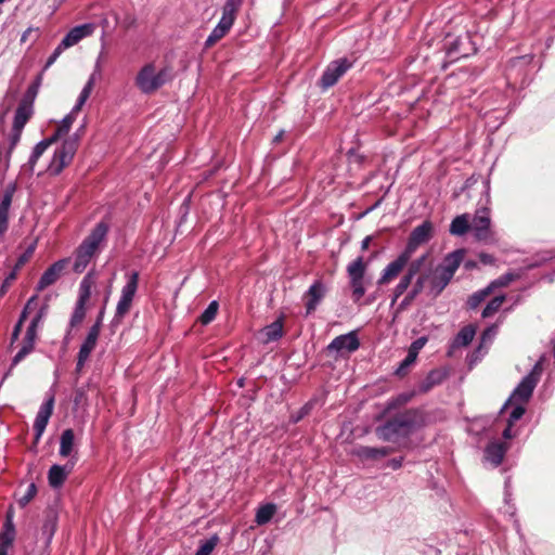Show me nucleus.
Masks as SVG:
<instances>
[{"label": "nucleus", "instance_id": "nucleus-4", "mask_svg": "<svg viewBox=\"0 0 555 555\" xmlns=\"http://www.w3.org/2000/svg\"><path fill=\"white\" fill-rule=\"evenodd\" d=\"M83 129L85 125L72 137L65 139L62 145L55 150L47 169L51 176L60 175L72 163Z\"/></svg>", "mask_w": 555, "mask_h": 555}, {"label": "nucleus", "instance_id": "nucleus-64", "mask_svg": "<svg viewBox=\"0 0 555 555\" xmlns=\"http://www.w3.org/2000/svg\"><path fill=\"white\" fill-rule=\"evenodd\" d=\"M27 259H28L27 254L22 255L17 260L16 268L22 267L27 261Z\"/></svg>", "mask_w": 555, "mask_h": 555}, {"label": "nucleus", "instance_id": "nucleus-22", "mask_svg": "<svg viewBox=\"0 0 555 555\" xmlns=\"http://www.w3.org/2000/svg\"><path fill=\"white\" fill-rule=\"evenodd\" d=\"M509 404H513V409H512L508 420H507V426L503 430L504 439H511L516 436V433L513 431L512 427H513L514 423L519 421L526 412L525 403L509 402Z\"/></svg>", "mask_w": 555, "mask_h": 555}, {"label": "nucleus", "instance_id": "nucleus-34", "mask_svg": "<svg viewBox=\"0 0 555 555\" xmlns=\"http://www.w3.org/2000/svg\"><path fill=\"white\" fill-rule=\"evenodd\" d=\"M231 28L232 27H230L229 25L219 21L218 24L215 26V28L209 34V36L207 37V39L205 41V47L206 48L212 47L217 41L222 39L230 31Z\"/></svg>", "mask_w": 555, "mask_h": 555}, {"label": "nucleus", "instance_id": "nucleus-39", "mask_svg": "<svg viewBox=\"0 0 555 555\" xmlns=\"http://www.w3.org/2000/svg\"><path fill=\"white\" fill-rule=\"evenodd\" d=\"M505 300L504 295H498L494 298H492L487 306L482 310V318H490L494 313H496L500 308L502 307L503 302Z\"/></svg>", "mask_w": 555, "mask_h": 555}, {"label": "nucleus", "instance_id": "nucleus-61", "mask_svg": "<svg viewBox=\"0 0 555 555\" xmlns=\"http://www.w3.org/2000/svg\"><path fill=\"white\" fill-rule=\"evenodd\" d=\"M371 241H372L371 235L365 236L361 242V249L366 250L370 246Z\"/></svg>", "mask_w": 555, "mask_h": 555}, {"label": "nucleus", "instance_id": "nucleus-52", "mask_svg": "<svg viewBox=\"0 0 555 555\" xmlns=\"http://www.w3.org/2000/svg\"><path fill=\"white\" fill-rule=\"evenodd\" d=\"M426 343H427V337H425V336L418 337L411 344L408 352L417 358L418 352L423 349V347L426 345Z\"/></svg>", "mask_w": 555, "mask_h": 555}, {"label": "nucleus", "instance_id": "nucleus-19", "mask_svg": "<svg viewBox=\"0 0 555 555\" xmlns=\"http://www.w3.org/2000/svg\"><path fill=\"white\" fill-rule=\"evenodd\" d=\"M34 114L33 100L23 99L14 113L12 129L23 131L25 125L28 122Z\"/></svg>", "mask_w": 555, "mask_h": 555}, {"label": "nucleus", "instance_id": "nucleus-41", "mask_svg": "<svg viewBox=\"0 0 555 555\" xmlns=\"http://www.w3.org/2000/svg\"><path fill=\"white\" fill-rule=\"evenodd\" d=\"M219 305L216 300H212L207 308L203 311L199 317V322L203 325H207L212 322L218 313Z\"/></svg>", "mask_w": 555, "mask_h": 555}, {"label": "nucleus", "instance_id": "nucleus-26", "mask_svg": "<svg viewBox=\"0 0 555 555\" xmlns=\"http://www.w3.org/2000/svg\"><path fill=\"white\" fill-rule=\"evenodd\" d=\"M470 230V217L468 214L456 216L450 224L449 232L455 236H463Z\"/></svg>", "mask_w": 555, "mask_h": 555}, {"label": "nucleus", "instance_id": "nucleus-15", "mask_svg": "<svg viewBox=\"0 0 555 555\" xmlns=\"http://www.w3.org/2000/svg\"><path fill=\"white\" fill-rule=\"evenodd\" d=\"M412 255L406 253L404 249L402 253L399 254V256L389 262L385 269L383 270V273L380 278L378 279V284H387L399 275V273L403 270V268L408 264L410 261Z\"/></svg>", "mask_w": 555, "mask_h": 555}, {"label": "nucleus", "instance_id": "nucleus-47", "mask_svg": "<svg viewBox=\"0 0 555 555\" xmlns=\"http://www.w3.org/2000/svg\"><path fill=\"white\" fill-rule=\"evenodd\" d=\"M429 274L423 273L417 276L415 283L413 284L411 288L412 297H417L426 287V285L429 286Z\"/></svg>", "mask_w": 555, "mask_h": 555}, {"label": "nucleus", "instance_id": "nucleus-42", "mask_svg": "<svg viewBox=\"0 0 555 555\" xmlns=\"http://www.w3.org/2000/svg\"><path fill=\"white\" fill-rule=\"evenodd\" d=\"M411 283H412V279L410 276H408L406 274H404L400 279L399 283L393 288L392 299H391L392 305L406 292V289L409 288Z\"/></svg>", "mask_w": 555, "mask_h": 555}, {"label": "nucleus", "instance_id": "nucleus-33", "mask_svg": "<svg viewBox=\"0 0 555 555\" xmlns=\"http://www.w3.org/2000/svg\"><path fill=\"white\" fill-rule=\"evenodd\" d=\"M57 526V517L53 511H49L46 515L43 525H42V535L50 542L55 533Z\"/></svg>", "mask_w": 555, "mask_h": 555}, {"label": "nucleus", "instance_id": "nucleus-30", "mask_svg": "<svg viewBox=\"0 0 555 555\" xmlns=\"http://www.w3.org/2000/svg\"><path fill=\"white\" fill-rule=\"evenodd\" d=\"M390 449L388 448H374V447H359L354 454L362 460H375L388 455Z\"/></svg>", "mask_w": 555, "mask_h": 555}, {"label": "nucleus", "instance_id": "nucleus-55", "mask_svg": "<svg viewBox=\"0 0 555 555\" xmlns=\"http://www.w3.org/2000/svg\"><path fill=\"white\" fill-rule=\"evenodd\" d=\"M44 310L40 309L37 314L33 318V320L29 323V327L38 330L42 323V320L44 318Z\"/></svg>", "mask_w": 555, "mask_h": 555}, {"label": "nucleus", "instance_id": "nucleus-44", "mask_svg": "<svg viewBox=\"0 0 555 555\" xmlns=\"http://www.w3.org/2000/svg\"><path fill=\"white\" fill-rule=\"evenodd\" d=\"M35 341L23 339V345L12 360V365H16L24 360L35 348Z\"/></svg>", "mask_w": 555, "mask_h": 555}, {"label": "nucleus", "instance_id": "nucleus-13", "mask_svg": "<svg viewBox=\"0 0 555 555\" xmlns=\"http://www.w3.org/2000/svg\"><path fill=\"white\" fill-rule=\"evenodd\" d=\"M433 235V224L430 221H424L411 232L404 250L413 255L422 244L428 242Z\"/></svg>", "mask_w": 555, "mask_h": 555}, {"label": "nucleus", "instance_id": "nucleus-9", "mask_svg": "<svg viewBox=\"0 0 555 555\" xmlns=\"http://www.w3.org/2000/svg\"><path fill=\"white\" fill-rule=\"evenodd\" d=\"M470 231L477 241L489 242L493 238L490 210L488 208H481L476 211L473 219H470Z\"/></svg>", "mask_w": 555, "mask_h": 555}, {"label": "nucleus", "instance_id": "nucleus-54", "mask_svg": "<svg viewBox=\"0 0 555 555\" xmlns=\"http://www.w3.org/2000/svg\"><path fill=\"white\" fill-rule=\"evenodd\" d=\"M66 49L67 48H63L62 42H60L59 46L54 49L53 53L47 60L46 67L51 66Z\"/></svg>", "mask_w": 555, "mask_h": 555}, {"label": "nucleus", "instance_id": "nucleus-63", "mask_svg": "<svg viewBox=\"0 0 555 555\" xmlns=\"http://www.w3.org/2000/svg\"><path fill=\"white\" fill-rule=\"evenodd\" d=\"M480 260L483 262V263H491L492 262V257L488 254H480L479 256Z\"/></svg>", "mask_w": 555, "mask_h": 555}, {"label": "nucleus", "instance_id": "nucleus-27", "mask_svg": "<svg viewBox=\"0 0 555 555\" xmlns=\"http://www.w3.org/2000/svg\"><path fill=\"white\" fill-rule=\"evenodd\" d=\"M446 378V373L439 370L430 371L425 379L418 386L420 393H426L431 390L435 386L440 385Z\"/></svg>", "mask_w": 555, "mask_h": 555}, {"label": "nucleus", "instance_id": "nucleus-51", "mask_svg": "<svg viewBox=\"0 0 555 555\" xmlns=\"http://www.w3.org/2000/svg\"><path fill=\"white\" fill-rule=\"evenodd\" d=\"M416 361V357H414L413 354L409 353L406 354V357L401 361V363L399 364V366L397 367L396 370V374L397 375H403L405 373V371Z\"/></svg>", "mask_w": 555, "mask_h": 555}, {"label": "nucleus", "instance_id": "nucleus-8", "mask_svg": "<svg viewBox=\"0 0 555 555\" xmlns=\"http://www.w3.org/2000/svg\"><path fill=\"white\" fill-rule=\"evenodd\" d=\"M541 372L542 367L541 364L538 362L514 389L513 393L503 405L501 412L509 404V402L526 403L532 396V392L540 379Z\"/></svg>", "mask_w": 555, "mask_h": 555}, {"label": "nucleus", "instance_id": "nucleus-31", "mask_svg": "<svg viewBox=\"0 0 555 555\" xmlns=\"http://www.w3.org/2000/svg\"><path fill=\"white\" fill-rule=\"evenodd\" d=\"M74 440H75V434L74 430L68 428L65 429L60 438V450L59 454L62 457H67L72 454L74 450Z\"/></svg>", "mask_w": 555, "mask_h": 555}, {"label": "nucleus", "instance_id": "nucleus-49", "mask_svg": "<svg viewBox=\"0 0 555 555\" xmlns=\"http://www.w3.org/2000/svg\"><path fill=\"white\" fill-rule=\"evenodd\" d=\"M22 132L23 131H17L15 129H11L9 137H8V141H9V146H8V151H7L8 158L11 157V154L13 153L14 149L17 146V144L21 140V137H22Z\"/></svg>", "mask_w": 555, "mask_h": 555}, {"label": "nucleus", "instance_id": "nucleus-46", "mask_svg": "<svg viewBox=\"0 0 555 555\" xmlns=\"http://www.w3.org/2000/svg\"><path fill=\"white\" fill-rule=\"evenodd\" d=\"M491 294V287H485L474 293L468 299V306L470 309L477 308L489 295Z\"/></svg>", "mask_w": 555, "mask_h": 555}, {"label": "nucleus", "instance_id": "nucleus-5", "mask_svg": "<svg viewBox=\"0 0 555 555\" xmlns=\"http://www.w3.org/2000/svg\"><path fill=\"white\" fill-rule=\"evenodd\" d=\"M100 60H101V55L99 56V59L96 61L95 73H93L89 77L87 83L82 88V90H81V92H80V94H79V96L77 99L76 104L74 105L72 111L61 120L57 129L50 137V138H55V141L59 138H61L62 135L66 134L69 131L73 122L75 121V119L77 117V114L81 111L82 106L85 105V103L89 99V96H90V94H91V92L93 90L94 83H95V75L100 70Z\"/></svg>", "mask_w": 555, "mask_h": 555}, {"label": "nucleus", "instance_id": "nucleus-60", "mask_svg": "<svg viewBox=\"0 0 555 555\" xmlns=\"http://www.w3.org/2000/svg\"><path fill=\"white\" fill-rule=\"evenodd\" d=\"M403 457L391 459L388 462V466L392 469H399L402 466Z\"/></svg>", "mask_w": 555, "mask_h": 555}, {"label": "nucleus", "instance_id": "nucleus-59", "mask_svg": "<svg viewBox=\"0 0 555 555\" xmlns=\"http://www.w3.org/2000/svg\"><path fill=\"white\" fill-rule=\"evenodd\" d=\"M23 323H24V321H21L18 319V321L15 324L13 332H12V341H15L18 338L21 331H22Z\"/></svg>", "mask_w": 555, "mask_h": 555}, {"label": "nucleus", "instance_id": "nucleus-45", "mask_svg": "<svg viewBox=\"0 0 555 555\" xmlns=\"http://www.w3.org/2000/svg\"><path fill=\"white\" fill-rule=\"evenodd\" d=\"M218 541L219 538L217 535H212L209 539L201 542L195 555H210L217 546Z\"/></svg>", "mask_w": 555, "mask_h": 555}, {"label": "nucleus", "instance_id": "nucleus-37", "mask_svg": "<svg viewBox=\"0 0 555 555\" xmlns=\"http://www.w3.org/2000/svg\"><path fill=\"white\" fill-rule=\"evenodd\" d=\"M366 263L362 256H359L347 266L348 278H364Z\"/></svg>", "mask_w": 555, "mask_h": 555}, {"label": "nucleus", "instance_id": "nucleus-50", "mask_svg": "<svg viewBox=\"0 0 555 555\" xmlns=\"http://www.w3.org/2000/svg\"><path fill=\"white\" fill-rule=\"evenodd\" d=\"M513 280H514V274L506 273V274L500 276L499 279L492 281L488 285V287H491V292H492L494 288L507 286Z\"/></svg>", "mask_w": 555, "mask_h": 555}, {"label": "nucleus", "instance_id": "nucleus-16", "mask_svg": "<svg viewBox=\"0 0 555 555\" xmlns=\"http://www.w3.org/2000/svg\"><path fill=\"white\" fill-rule=\"evenodd\" d=\"M69 259L64 258L61 260L55 261L53 264H51L41 275L36 289L37 292H42L50 285L54 284L62 272L64 271L65 267L67 266Z\"/></svg>", "mask_w": 555, "mask_h": 555}, {"label": "nucleus", "instance_id": "nucleus-35", "mask_svg": "<svg viewBox=\"0 0 555 555\" xmlns=\"http://www.w3.org/2000/svg\"><path fill=\"white\" fill-rule=\"evenodd\" d=\"M416 396L415 390L399 393L398 396L389 399L386 403V411L396 410L408 402H410Z\"/></svg>", "mask_w": 555, "mask_h": 555}, {"label": "nucleus", "instance_id": "nucleus-6", "mask_svg": "<svg viewBox=\"0 0 555 555\" xmlns=\"http://www.w3.org/2000/svg\"><path fill=\"white\" fill-rule=\"evenodd\" d=\"M168 80V69H157L153 63L145 64L137 74L135 86L144 94H151Z\"/></svg>", "mask_w": 555, "mask_h": 555}, {"label": "nucleus", "instance_id": "nucleus-7", "mask_svg": "<svg viewBox=\"0 0 555 555\" xmlns=\"http://www.w3.org/2000/svg\"><path fill=\"white\" fill-rule=\"evenodd\" d=\"M139 272L132 271L126 274V284L120 291V296L116 306L114 321L120 322L132 307L133 299L138 292Z\"/></svg>", "mask_w": 555, "mask_h": 555}, {"label": "nucleus", "instance_id": "nucleus-20", "mask_svg": "<svg viewBox=\"0 0 555 555\" xmlns=\"http://www.w3.org/2000/svg\"><path fill=\"white\" fill-rule=\"evenodd\" d=\"M101 331V320H98L89 330L87 337L81 344L78 354L81 360H88L94 350Z\"/></svg>", "mask_w": 555, "mask_h": 555}, {"label": "nucleus", "instance_id": "nucleus-10", "mask_svg": "<svg viewBox=\"0 0 555 555\" xmlns=\"http://www.w3.org/2000/svg\"><path fill=\"white\" fill-rule=\"evenodd\" d=\"M352 61L347 57H340L331 62L320 78L321 88L328 89L333 87L352 67Z\"/></svg>", "mask_w": 555, "mask_h": 555}, {"label": "nucleus", "instance_id": "nucleus-29", "mask_svg": "<svg viewBox=\"0 0 555 555\" xmlns=\"http://www.w3.org/2000/svg\"><path fill=\"white\" fill-rule=\"evenodd\" d=\"M95 283L94 273L90 271L87 273L79 284L78 302L87 304L91 296V289Z\"/></svg>", "mask_w": 555, "mask_h": 555}, {"label": "nucleus", "instance_id": "nucleus-14", "mask_svg": "<svg viewBox=\"0 0 555 555\" xmlns=\"http://www.w3.org/2000/svg\"><path fill=\"white\" fill-rule=\"evenodd\" d=\"M327 293L326 285L321 280H315L304 295L306 313H312Z\"/></svg>", "mask_w": 555, "mask_h": 555}, {"label": "nucleus", "instance_id": "nucleus-21", "mask_svg": "<svg viewBox=\"0 0 555 555\" xmlns=\"http://www.w3.org/2000/svg\"><path fill=\"white\" fill-rule=\"evenodd\" d=\"M506 450L507 446L505 442H490L485 449V461L496 467L502 463Z\"/></svg>", "mask_w": 555, "mask_h": 555}, {"label": "nucleus", "instance_id": "nucleus-28", "mask_svg": "<svg viewBox=\"0 0 555 555\" xmlns=\"http://www.w3.org/2000/svg\"><path fill=\"white\" fill-rule=\"evenodd\" d=\"M477 327L473 324L464 326L452 341V348L466 347L476 335Z\"/></svg>", "mask_w": 555, "mask_h": 555}, {"label": "nucleus", "instance_id": "nucleus-56", "mask_svg": "<svg viewBox=\"0 0 555 555\" xmlns=\"http://www.w3.org/2000/svg\"><path fill=\"white\" fill-rule=\"evenodd\" d=\"M415 298H416V297H412V293H411V292H409V293L406 294V296L402 299V301L399 304L398 309H399L400 311L405 310V309H406V308L412 304V301H413Z\"/></svg>", "mask_w": 555, "mask_h": 555}, {"label": "nucleus", "instance_id": "nucleus-58", "mask_svg": "<svg viewBox=\"0 0 555 555\" xmlns=\"http://www.w3.org/2000/svg\"><path fill=\"white\" fill-rule=\"evenodd\" d=\"M37 337H38V330L27 326L24 339L29 340V341L31 340V341L36 343Z\"/></svg>", "mask_w": 555, "mask_h": 555}, {"label": "nucleus", "instance_id": "nucleus-23", "mask_svg": "<svg viewBox=\"0 0 555 555\" xmlns=\"http://www.w3.org/2000/svg\"><path fill=\"white\" fill-rule=\"evenodd\" d=\"M55 142V138H47L38 142L29 156V159L26 164L27 169L30 173H34L37 162L42 156V154L48 150V147Z\"/></svg>", "mask_w": 555, "mask_h": 555}, {"label": "nucleus", "instance_id": "nucleus-1", "mask_svg": "<svg viewBox=\"0 0 555 555\" xmlns=\"http://www.w3.org/2000/svg\"><path fill=\"white\" fill-rule=\"evenodd\" d=\"M425 424V413L420 409H410L378 426L376 435L384 441H391L397 437H408Z\"/></svg>", "mask_w": 555, "mask_h": 555}, {"label": "nucleus", "instance_id": "nucleus-17", "mask_svg": "<svg viewBox=\"0 0 555 555\" xmlns=\"http://www.w3.org/2000/svg\"><path fill=\"white\" fill-rule=\"evenodd\" d=\"M76 461L77 459L73 456L65 465H52L48 473L49 485L52 488H60L72 473Z\"/></svg>", "mask_w": 555, "mask_h": 555}, {"label": "nucleus", "instance_id": "nucleus-32", "mask_svg": "<svg viewBox=\"0 0 555 555\" xmlns=\"http://www.w3.org/2000/svg\"><path fill=\"white\" fill-rule=\"evenodd\" d=\"M276 513V505L273 503H267L260 505L256 511L255 522L258 526L268 524L274 514Z\"/></svg>", "mask_w": 555, "mask_h": 555}, {"label": "nucleus", "instance_id": "nucleus-3", "mask_svg": "<svg viewBox=\"0 0 555 555\" xmlns=\"http://www.w3.org/2000/svg\"><path fill=\"white\" fill-rule=\"evenodd\" d=\"M463 250L459 249L446 256L442 263L429 274V292L439 295L452 280L463 260Z\"/></svg>", "mask_w": 555, "mask_h": 555}, {"label": "nucleus", "instance_id": "nucleus-43", "mask_svg": "<svg viewBox=\"0 0 555 555\" xmlns=\"http://www.w3.org/2000/svg\"><path fill=\"white\" fill-rule=\"evenodd\" d=\"M86 305L87 304L76 301L73 314L69 320L70 328L79 325L83 321L85 315H86Z\"/></svg>", "mask_w": 555, "mask_h": 555}, {"label": "nucleus", "instance_id": "nucleus-24", "mask_svg": "<svg viewBox=\"0 0 555 555\" xmlns=\"http://www.w3.org/2000/svg\"><path fill=\"white\" fill-rule=\"evenodd\" d=\"M242 4L243 0H227L222 7V15L220 22L232 27Z\"/></svg>", "mask_w": 555, "mask_h": 555}, {"label": "nucleus", "instance_id": "nucleus-11", "mask_svg": "<svg viewBox=\"0 0 555 555\" xmlns=\"http://www.w3.org/2000/svg\"><path fill=\"white\" fill-rule=\"evenodd\" d=\"M360 347V341L356 331L335 337L327 346L328 351L337 353H352Z\"/></svg>", "mask_w": 555, "mask_h": 555}, {"label": "nucleus", "instance_id": "nucleus-48", "mask_svg": "<svg viewBox=\"0 0 555 555\" xmlns=\"http://www.w3.org/2000/svg\"><path fill=\"white\" fill-rule=\"evenodd\" d=\"M427 254H424L423 256H421L420 258L413 260L409 267H408V270L405 272V274L408 276H410L412 280L413 278L421 271V268L423 267V264L425 263L426 259H427Z\"/></svg>", "mask_w": 555, "mask_h": 555}, {"label": "nucleus", "instance_id": "nucleus-2", "mask_svg": "<svg viewBox=\"0 0 555 555\" xmlns=\"http://www.w3.org/2000/svg\"><path fill=\"white\" fill-rule=\"evenodd\" d=\"M108 224L104 221L99 222L92 231L83 238L74 254L73 270L76 273L83 272L92 258L101 250L106 241Z\"/></svg>", "mask_w": 555, "mask_h": 555}, {"label": "nucleus", "instance_id": "nucleus-62", "mask_svg": "<svg viewBox=\"0 0 555 555\" xmlns=\"http://www.w3.org/2000/svg\"><path fill=\"white\" fill-rule=\"evenodd\" d=\"M87 361L88 360H81L79 354L77 356L76 371L78 373L83 369Z\"/></svg>", "mask_w": 555, "mask_h": 555}, {"label": "nucleus", "instance_id": "nucleus-40", "mask_svg": "<svg viewBox=\"0 0 555 555\" xmlns=\"http://www.w3.org/2000/svg\"><path fill=\"white\" fill-rule=\"evenodd\" d=\"M364 278H349V283L352 288V299L358 302L365 294Z\"/></svg>", "mask_w": 555, "mask_h": 555}, {"label": "nucleus", "instance_id": "nucleus-38", "mask_svg": "<svg viewBox=\"0 0 555 555\" xmlns=\"http://www.w3.org/2000/svg\"><path fill=\"white\" fill-rule=\"evenodd\" d=\"M496 333H498V325L493 324V325L488 326L481 334L480 344H479L478 348L476 349V352L480 353L483 348L487 349V347L493 341Z\"/></svg>", "mask_w": 555, "mask_h": 555}, {"label": "nucleus", "instance_id": "nucleus-57", "mask_svg": "<svg viewBox=\"0 0 555 555\" xmlns=\"http://www.w3.org/2000/svg\"><path fill=\"white\" fill-rule=\"evenodd\" d=\"M36 299H37L36 295L28 299V301L26 302V305L20 315L21 321L25 322L27 314H28V310L30 309L31 305L35 302Z\"/></svg>", "mask_w": 555, "mask_h": 555}, {"label": "nucleus", "instance_id": "nucleus-53", "mask_svg": "<svg viewBox=\"0 0 555 555\" xmlns=\"http://www.w3.org/2000/svg\"><path fill=\"white\" fill-rule=\"evenodd\" d=\"M37 488L35 483H30L26 490V493L20 499L21 506L27 505L36 495Z\"/></svg>", "mask_w": 555, "mask_h": 555}, {"label": "nucleus", "instance_id": "nucleus-25", "mask_svg": "<svg viewBox=\"0 0 555 555\" xmlns=\"http://www.w3.org/2000/svg\"><path fill=\"white\" fill-rule=\"evenodd\" d=\"M262 341L264 344L276 341L283 336V321L278 319L261 330Z\"/></svg>", "mask_w": 555, "mask_h": 555}, {"label": "nucleus", "instance_id": "nucleus-36", "mask_svg": "<svg viewBox=\"0 0 555 555\" xmlns=\"http://www.w3.org/2000/svg\"><path fill=\"white\" fill-rule=\"evenodd\" d=\"M15 539V528L12 520L9 518L4 524V530L0 534V547L10 550Z\"/></svg>", "mask_w": 555, "mask_h": 555}, {"label": "nucleus", "instance_id": "nucleus-12", "mask_svg": "<svg viewBox=\"0 0 555 555\" xmlns=\"http://www.w3.org/2000/svg\"><path fill=\"white\" fill-rule=\"evenodd\" d=\"M54 408V396L50 395L46 401L40 405L39 411L34 422L35 441L38 442L49 423V420L53 413Z\"/></svg>", "mask_w": 555, "mask_h": 555}, {"label": "nucleus", "instance_id": "nucleus-18", "mask_svg": "<svg viewBox=\"0 0 555 555\" xmlns=\"http://www.w3.org/2000/svg\"><path fill=\"white\" fill-rule=\"evenodd\" d=\"M95 30V25L93 23H86L72 28L65 37L62 39L63 48H70L77 44L82 39L91 36Z\"/></svg>", "mask_w": 555, "mask_h": 555}]
</instances>
